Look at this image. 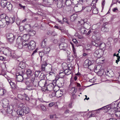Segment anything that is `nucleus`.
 <instances>
[{
    "instance_id": "f257e3e1",
    "label": "nucleus",
    "mask_w": 120,
    "mask_h": 120,
    "mask_svg": "<svg viewBox=\"0 0 120 120\" xmlns=\"http://www.w3.org/2000/svg\"><path fill=\"white\" fill-rule=\"evenodd\" d=\"M0 52L2 51L3 53L6 56H11L14 58H18L17 55L13 51H11L10 49L8 48L2 47L0 48Z\"/></svg>"
},
{
    "instance_id": "f03ea898",
    "label": "nucleus",
    "mask_w": 120,
    "mask_h": 120,
    "mask_svg": "<svg viewBox=\"0 0 120 120\" xmlns=\"http://www.w3.org/2000/svg\"><path fill=\"white\" fill-rule=\"evenodd\" d=\"M23 46L29 50H33L36 48V43L34 41H31L28 43H26Z\"/></svg>"
},
{
    "instance_id": "7ed1b4c3",
    "label": "nucleus",
    "mask_w": 120,
    "mask_h": 120,
    "mask_svg": "<svg viewBox=\"0 0 120 120\" xmlns=\"http://www.w3.org/2000/svg\"><path fill=\"white\" fill-rule=\"evenodd\" d=\"M78 26L81 25L83 26L86 29L88 30L91 27V24L90 23L88 22H85L83 20H82L78 21Z\"/></svg>"
},
{
    "instance_id": "20e7f679",
    "label": "nucleus",
    "mask_w": 120,
    "mask_h": 120,
    "mask_svg": "<svg viewBox=\"0 0 120 120\" xmlns=\"http://www.w3.org/2000/svg\"><path fill=\"white\" fill-rule=\"evenodd\" d=\"M92 44L94 45L96 47H99L101 49H103L104 48V46H105L104 44L102 43H99V42H97L96 41H92Z\"/></svg>"
},
{
    "instance_id": "39448f33",
    "label": "nucleus",
    "mask_w": 120,
    "mask_h": 120,
    "mask_svg": "<svg viewBox=\"0 0 120 120\" xmlns=\"http://www.w3.org/2000/svg\"><path fill=\"white\" fill-rule=\"evenodd\" d=\"M100 68L99 65L97 66L96 68L94 69V71L95 72L98 73L99 75L101 76L103 74L104 71L102 69H99Z\"/></svg>"
},
{
    "instance_id": "423d86ee",
    "label": "nucleus",
    "mask_w": 120,
    "mask_h": 120,
    "mask_svg": "<svg viewBox=\"0 0 120 120\" xmlns=\"http://www.w3.org/2000/svg\"><path fill=\"white\" fill-rule=\"evenodd\" d=\"M111 107L107 105L106 106H104L101 108L98 109V110L100 109L104 110V112H108V113L112 115L113 114V113H110L109 112L110 111H111Z\"/></svg>"
},
{
    "instance_id": "0eeeda50",
    "label": "nucleus",
    "mask_w": 120,
    "mask_h": 120,
    "mask_svg": "<svg viewBox=\"0 0 120 120\" xmlns=\"http://www.w3.org/2000/svg\"><path fill=\"white\" fill-rule=\"evenodd\" d=\"M26 75V74H23L21 75L19 74L18 75H16V79L18 82H22L24 79H25L26 78L25 77V75Z\"/></svg>"
},
{
    "instance_id": "6e6552de",
    "label": "nucleus",
    "mask_w": 120,
    "mask_h": 120,
    "mask_svg": "<svg viewBox=\"0 0 120 120\" xmlns=\"http://www.w3.org/2000/svg\"><path fill=\"white\" fill-rule=\"evenodd\" d=\"M56 85V84L54 82L50 83L47 85L46 90L49 91H52L54 86H55Z\"/></svg>"
},
{
    "instance_id": "1a4fd4ad",
    "label": "nucleus",
    "mask_w": 120,
    "mask_h": 120,
    "mask_svg": "<svg viewBox=\"0 0 120 120\" xmlns=\"http://www.w3.org/2000/svg\"><path fill=\"white\" fill-rule=\"evenodd\" d=\"M15 46L21 49L22 48L23 45L21 40L20 39H16Z\"/></svg>"
},
{
    "instance_id": "9d476101",
    "label": "nucleus",
    "mask_w": 120,
    "mask_h": 120,
    "mask_svg": "<svg viewBox=\"0 0 120 120\" xmlns=\"http://www.w3.org/2000/svg\"><path fill=\"white\" fill-rule=\"evenodd\" d=\"M25 84L27 85V90H30L34 89L32 85V82H30L29 81H27L26 82Z\"/></svg>"
},
{
    "instance_id": "9b49d317",
    "label": "nucleus",
    "mask_w": 120,
    "mask_h": 120,
    "mask_svg": "<svg viewBox=\"0 0 120 120\" xmlns=\"http://www.w3.org/2000/svg\"><path fill=\"white\" fill-rule=\"evenodd\" d=\"M59 46L60 49L66 51L68 47V45L66 43H61L59 44Z\"/></svg>"
},
{
    "instance_id": "f8f14e48",
    "label": "nucleus",
    "mask_w": 120,
    "mask_h": 120,
    "mask_svg": "<svg viewBox=\"0 0 120 120\" xmlns=\"http://www.w3.org/2000/svg\"><path fill=\"white\" fill-rule=\"evenodd\" d=\"M19 108L17 110V112L19 115H20L22 116L24 115L23 108L22 106L20 105V104L19 105Z\"/></svg>"
},
{
    "instance_id": "ddd939ff",
    "label": "nucleus",
    "mask_w": 120,
    "mask_h": 120,
    "mask_svg": "<svg viewBox=\"0 0 120 120\" xmlns=\"http://www.w3.org/2000/svg\"><path fill=\"white\" fill-rule=\"evenodd\" d=\"M47 81L45 79L41 80L39 82V85L41 87L44 86L46 85Z\"/></svg>"
},
{
    "instance_id": "4468645a",
    "label": "nucleus",
    "mask_w": 120,
    "mask_h": 120,
    "mask_svg": "<svg viewBox=\"0 0 120 120\" xmlns=\"http://www.w3.org/2000/svg\"><path fill=\"white\" fill-rule=\"evenodd\" d=\"M20 105L22 106L25 114L29 112L30 110L28 107H25L22 104H20Z\"/></svg>"
},
{
    "instance_id": "2eb2a0df",
    "label": "nucleus",
    "mask_w": 120,
    "mask_h": 120,
    "mask_svg": "<svg viewBox=\"0 0 120 120\" xmlns=\"http://www.w3.org/2000/svg\"><path fill=\"white\" fill-rule=\"evenodd\" d=\"M100 51H101L100 49L95 50L94 54V56L98 58H100L101 57V55L100 53Z\"/></svg>"
},
{
    "instance_id": "dca6fc26",
    "label": "nucleus",
    "mask_w": 120,
    "mask_h": 120,
    "mask_svg": "<svg viewBox=\"0 0 120 120\" xmlns=\"http://www.w3.org/2000/svg\"><path fill=\"white\" fill-rule=\"evenodd\" d=\"M79 28H80V32L82 34H84L86 33V31L85 30V28L84 27L81 25L78 26Z\"/></svg>"
},
{
    "instance_id": "f3484780",
    "label": "nucleus",
    "mask_w": 120,
    "mask_h": 120,
    "mask_svg": "<svg viewBox=\"0 0 120 120\" xmlns=\"http://www.w3.org/2000/svg\"><path fill=\"white\" fill-rule=\"evenodd\" d=\"M3 105V107L4 108H6L7 107L8 104V100L5 99L3 100L2 101Z\"/></svg>"
},
{
    "instance_id": "a211bd4d",
    "label": "nucleus",
    "mask_w": 120,
    "mask_h": 120,
    "mask_svg": "<svg viewBox=\"0 0 120 120\" xmlns=\"http://www.w3.org/2000/svg\"><path fill=\"white\" fill-rule=\"evenodd\" d=\"M117 102L112 104L111 106V108L114 110H117Z\"/></svg>"
},
{
    "instance_id": "6ab92c4d",
    "label": "nucleus",
    "mask_w": 120,
    "mask_h": 120,
    "mask_svg": "<svg viewBox=\"0 0 120 120\" xmlns=\"http://www.w3.org/2000/svg\"><path fill=\"white\" fill-rule=\"evenodd\" d=\"M63 94V92L60 90H58L56 92V96L59 98L62 96Z\"/></svg>"
},
{
    "instance_id": "aec40b11",
    "label": "nucleus",
    "mask_w": 120,
    "mask_h": 120,
    "mask_svg": "<svg viewBox=\"0 0 120 120\" xmlns=\"http://www.w3.org/2000/svg\"><path fill=\"white\" fill-rule=\"evenodd\" d=\"M43 3L45 4V5L44 6H47V5L50 4L53 0H43Z\"/></svg>"
},
{
    "instance_id": "412c9836",
    "label": "nucleus",
    "mask_w": 120,
    "mask_h": 120,
    "mask_svg": "<svg viewBox=\"0 0 120 120\" xmlns=\"http://www.w3.org/2000/svg\"><path fill=\"white\" fill-rule=\"evenodd\" d=\"M8 2L5 0H1L0 2V5L3 8H4L7 5Z\"/></svg>"
},
{
    "instance_id": "4be33fe9",
    "label": "nucleus",
    "mask_w": 120,
    "mask_h": 120,
    "mask_svg": "<svg viewBox=\"0 0 120 120\" xmlns=\"http://www.w3.org/2000/svg\"><path fill=\"white\" fill-rule=\"evenodd\" d=\"M24 29L26 30L27 31L29 32L31 30V26L29 24L26 25L24 26Z\"/></svg>"
},
{
    "instance_id": "5701e85b",
    "label": "nucleus",
    "mask_w": 120,
    "mask_h": 120,
    "mask_svg": "<svg viewBox=\"0 0 120 120\" xmlns=\"http://www.w3.org/2000/svg\"><path fill=\"white\" fill-rule=\"evenodd\" d=\"M26 73L28 77L30 76H32L33 74V71L30 69H28L26 71Z\"/></svg>"
},
{
    "instance_id": "b1692460",
    "label": "nucleus",
    "mask_w": 120,
    "mask_h": 120,
    "mask_svg": "<svg viewBox=\"0 0 120 120\" xmlns=\"http://www.w3.org/2000/svg\"><path fill=\"white\" fill-rule=\"evenodd\" d=\"M41 69L42 71H45V67H46V63L45 61L43 64H42V62L41 61Z\"/></svg>"
},
{
    "instance_id": "393cba45",
    "label": "nucleus",
    "mask_w": 120,
    "mask_h": 120,
    "mask_svg": "<svg viewBox=\"0 0 120 120\" xmlns=\"http://www.w3.org/2000/svg\"><path fill=\"white\" fill-rule=\"evenodd\" d=\"M64 73L65 75H68L70 74L71 72V70H69L68 69H66L64 70Z\"/></svg>"
},
{
    "instance_id": "a878e982",
    "label": "nucleus",
    "mask_w": 120,
    "mask_h": 120,
    "mask_svg": "<svg viewBox=\"0 0 120 120\" xmlns=\"http://www.w3.org/2000/svg\"><path fill=\"white\" fill-rule=\"evenodd\" d=\"M7 9L9 11L11 10L12 8V6L10 2H8L7 5Z\"/></svg>"
},
{
    "instance_id": "bb28decb",
    "label": "nucleus",
    "mask_w": 120,
    "mask_h": 120,
    "mask_svg": "<svg viewBox=\"0 0 120 120\" xmlns=\"http://www.w3.org/2000/svg\"><path fill=\"white\" fill-rule=\"evenodd\" d=\"M15 16H13V17L9 18V23H13L15 21Z\"/></svg>"
},
{
    "instance_id": "cd10ccee",
    "label": "nucleus",
    "mask_w": 120,
    "mask_h": 120,
    "mask_svg": "<svg viewBox=\"0 0 120 120\" xmlns=\"http://www.w3.org/2000/svg\"><path fill=\"white\" fill-rule=\"evenodd\" d=\"M39 82L37 80L34 79V80L32 83L34 86L35 87H36L38 86V84Z\"/></svg>"
},
{
    "instance_id": "c85d7f7f",
    "label": "nucleus",
    "mask_w": 120,
    "mask_h": 120,
    "mask_svg": "<svg viewBox=\"0 0 120 120\" xmlns=\"http://www.w3.org/2000/svg\"><path fill=\"white\" fill-rule=\"evenodd\" d=\"M106 74L109 77H111L112 76L113 72L111 70L108 71L106 72Z\"/></svg>"
},
{
    "instance_id": "c756f323",
    "label": "nucleus",
    "mask_w": 120,
    "mask_h": 120,
    "mask_svg": "<svg viewBox=\"0 0 120 120\" xmlns=\"http://www.w3.org/2000/svg\"><path fill=\"white\" fill-rule=\"evenodd\" d=\"M77 17L76 14H74L71 15L70 18V20L72 21H73L76 19Z\"/></svg>"
},
{
    "instance_id": "7c9ffc66",
    "label": "nucleus",
    "mask_w": 120,
    "mask_h": 120,
    "mask_svg": "<svg viewBox=\"0 0 120 120\" xmlns=\"http://www.w3.org/2000/svg\"><path fill=\"white\" fill-rule=\"evenodd\" d=\"M7 39L9 38H15L14 36V35L10 33H9L7 34Z\"/></svg>"
},
{
    "instance_id": "2f4dec72",
    "label": "nucleus",
    "mask_w": 120,
    "mask_h": 120,
    "mask_svg": "<svg viewBox=\"0 0 120 120\" xmlns=\"http://www.w3.org/2000/svg\"><path fill=\"white\" fill-rule=\"evenodd\" d=\"M47 40L46 39H45L42 42L41 44V46L42 47L44 48L46 46Z\"/></svg>"
},
{
    "instance_id": "473e14b6",
    "label": "nucleus",
    "mask_w": 120,
    "mask_h": 120,
    "mask_svg": "<svg viewBox=\"0 0 120 120\" xmlns=\"http://www.w3.org/2000/svg\"><path fill=\"white\" fill-rule=\"evenodd\" d=\"M6 24L5 20H0V26H1V27H3L5 26Z\"/></svg>"
},
{
    "instance_id": "72a5a7b5",
    "label": "nucleus",
    "mask_w": 120,
    "mask_h": 120,
    "mask_svg": "<svg viewBox=\"0 0 120 120\" xmlns=\"http://www.w3.org/2000/svg\"><path fill=\"white\" fill-rule=\"evenodd\" d=\"M102 31L104 32H107L109 31V29L107 27H104L102 28Z\"/></svg>"
},
{
    "instance_id": "f704fd0d",
    "label": "nucleus",
    "mask_w": 120,
    "mask_h": 120,
    "mask_svg": "<svg viewBox=\"0 0 120 120\" xmlns=\"http://www.w3.org/2000/svg\"><path fill=\"white\" fill-rule=\"evenodd\" d=\"M64 72L63 71L60 72L59 74V76L60 78H62L65 75Z\"/></svg>"
},
{
    "instance_id": "c9c22d12",
    "label": "nucleus",
    "mask_w": 120,
    "mask_h": 120,
    "mask_svg": "<svg viewBox=\"0 0 120 120\" xmlns=\"http://www.w3.org/2000/svg\"><path fill=\"white\" fill-rule=\"evenodd\" d=\"M88 60H85L83 64V66L85 68H86L89 67L88 65Z\"/></svg>"
},
{
    "instance_id": "e433bc0d",
    "label": "nucleus",
    "mask_w": 120,
    "mask_h": 120,
    "mask_svg": "<svg viewBox=\"0 0 120 120\" xmlns=\"http://www.w3.org/2000/svg\"><path fill=\"white\" fill-rule=\"evenodd\" d=\"M45 77V75L43 73H41L39 76V78L41 80L45 79H44Z\"/></svg>"
},
{
    "instance_id": "4c0bfd02",
    "label": "nucleus",
    "mask_w": 120,
    "mask_h": 120,
    "mask_svg": "<svg viewBox=\"0 0 120 120\" xmlns=\"http://www.w3.org/2000/svg\"><path fill=\"white\" fill-rule=\"evenodd\" d=\"M10 84L12 89H14L16 87V85L14 82H12Z\"/></svg>"
},
{
    "instance_id": "58836bf2",
    "label": "nucleus",
    "mask_w": 120,
    "mask_h": 120,
    "mask_svg": "<svg viewBox=\"0 0 120 120\" xmlns=\"http://www.w3.org/2000/svg\"><path fill=\"white\" fill-rule=\"evenodd\" d=\"M15 39V38H8L7 39L8 41L10 43H13L14 40Z\"/></svg>"
},
{
    "instance_id": "ea45409f",
    "label": "nucleus",
    "mask_w": 120,
    "mask_h": 120,
    "mask_svg": "<svg viewBox=\"0 0 120 120\" xmlns=\"http://www.w3.org/2000/svg\"><path fill=\"white\" fill-rule=\"evenodd\" d=\"M65 3L67 6H69L71 4L72 2L70 0H66Z\"/></svg>"
},
{
    "instance_id": "a19ab883",
    "label": "nucleus",
    "mask_w": 120,
    "mask_h": 120,
    "mask_svg": "<svg viewBox=\"0 0 120 120\" xmlns=\"http://www.w3.org/2000/svg\"><path fill=\"white\" fill-rule=\"evenodd\" d=\"M46 68L47 69H49V70H51L52 69V65L50 64H46Z\"/></svg>"
},
{
    "instance_id": "79ce46f5",
    "label": "nucleus",
    "mask_w": 120,
    "mask_h": 120,
    "mask_svg": "<svg viewBox=\"0 0 120 120\" xmlns=\"http://www.w3.org/2000/svg\"><path fill=\"white\" fill-rule=\"evenodd\" d=\"M92 9L91 6H88L85 7V10L87 11H90Z\"/></svg>"
},
{
    "instance_id": "37998d69",
    "label": "nucleus",
    "mask_w": 120,
    "mask_h": 120,
    "mask_svg": "<svg viewBox=\"0 0 120 120\" xmlns=\"http://www.w3.org/2000/svg\"><path fill=\"white\" fill-rule=\"evenodd\" d=\"M92 1V0H79V1L82 3L87 2L88 3H90Z\"/></svg>"
},
{
    "instance_id": "c03bdc74",
    "label": "nucleus",
    "mask_w": 120,
    "mask_h": 120,
    "mask_svg": "<svg viewBox=\"0 0 120 120\" xmlns=\"http://www.w3.org/2000/svg\"><path fill=\"white\" fill-rule=\"evenodd\" d=\"M39 55L41 57V61L42 57L45 55L44 53L43 52H39Z\"/></svg>"
},
{
    "instance_id": "a18cd8bd",
    "label": "nucleus",
    "mask_w": 120,
    "mask_h": 120,
    "mask_svg": "<svg viewBox=\"0 0 120 120\" xmlns=\"http://www.w3.org/2000/svg\"><path fill=\"white\" fill-rule=\"evenodd\" d=\"M98 12V10L96 8H94L93 10V13L94 14H97Z\"/></svg>"
},
{
    "instance_id": "49530a36",
    "label": "nucleus",
    "mask_w": 120,
    "mask_h": 120,
    "mask_svg": "<svg viewBox=\"0 0 120 120\" xmlns=\"http://www.w3.org/2000/svg\"><path fill=\"white\" fill-rule=\"evenodd\" d=\"M50 50V48L48 47H46L44 49V51L46 53H48Z\"/></svg>"
},
{
    "instance_id": "de8ad7c7",
    "label": "nucleus",
    "mask_w": 120,
    "mask_h": 120,
    "mask_svg": "<svg viewBox=\"0 0 120 120\" xmlns=\"http://www.w3.org/2000/svg\"><path fill=\"white\" fill-rule=\"evenodd\" d=\"M115 116L118 117L120 116V111H117L115 112Z\"/></svg>"
},
{
    "instance_id": "09e8293b",
    "label": "nucleus",
    "mask_w": 120,
    "mask_h": 120,
    "mask_svg": "<svg viewBox=\"0 0 120 120\" xmlns=\"http://www.w3.org/2000/svg\"><path fill=\"white\" fill-rule=\"evenodd\" d=\"M68 69L71 70L72 68L73 65L71 64L70 63L68 64Z\"/></svg>"
},
{
    "instance_id": "8fccbe9b",
    "label": "nucleus",
    "mask_w": 120,
    "mask_h": 120,
    "mask_svg": "<svg viewBox=\"0 0 120 120\" xmlns=\"http://www.w3.org/2000/svg\"><path fill=\"white\" fill-rule=\"evenodd\" d=\"M30 35L32 36H33L36 33L35 32L32 30H31L29 32Z\"/></svg>"
},
{
    "instance_id": "3c124183",
    "label": "nucleus",
    "mask_w": 120,
    "mask_h": 120,
    "mask_svg": "<svg viewBox=\"0 0 120 120\" xmlns=\"http://www.w3.org/2000/svg\"><path fill=\"white\" fill-rule=\"evenodd\" d=\"M3 20L5 21V22H8L9 23V18L7 16H6V17L4 18V19Z\"/></svg>"
},
{
    "instance_id": "603ef678",
    "label": "nucleus",
    "mask_w": 120,
    "mask_h": 120,
    "mask_svg": "<svg viewBox=\"0 0 120 120\" xmlns=\"http://www.w3.org/2000/svg\"><path fill=\"white\" fill-rule=\"evenodd\" d=\"M0 90L2 91L3 93L2 94H1V95H4L6 93V90L4 87L3 88H1Z\"/></svg>"
},
{
    "instance_id": "864d4df0",
    "label": "nucleus",
    "mask_w": 120,
    "mask_h": 120,
    "mask_svg": "<svg viewBox=\"0 0 120 120\" xmlns=\"http://www.w3.org/2000/svg\"><path fill=\"white\" fill-rule=\"evenodd\" d=\"M40 106L41 108L43 111H45L46 110V109L45 106L42 105H40Z\"/></svg>"
},
{
    "instance_id": "5fc2aeb1",
    "label": "nucleus",
    "mask_w": 120,
    "mask_h": 120,
    "mask_svg": "<svg viewBox=\"0 0 120 120\" xmlns=\"http://www.w3.org/2000/svg\"><path fill=\"white\" fill-rule=\"evenodd\" d=\"M6 15L5 14H1L0 15V19H1V20H2L4 19V18L6 17Z\"/></svg>"
},
{
    "instance_id": "6e6d98bb",
    "label": "nucleus",
    "mask_w": 120,
    "mask_h": 120,
    "mask_svg": "<svg viewBox=\"0 0 120 120\" xmlns=\"http://www.w3.org/2000/svg\"><path fill=\"white\" fill-rule=\"evenodd\" d=\"M76 51V49L73 50L74 55L73 57L76 58L77 57Z\"/></svg>"
},
{
    "instance_id": "4d7b16f0",
    "label": "nucleus",
    "mask_w": 120,
    "mask_h": 120,
    "mask_svg": "<svg viewBox=\"0 0 120 120\" xmlns=\"http://www.w3.org/2000/svg\"><path fill=\"white\" fill-rule=\"evenodd\" d=\"M91 5L92 7V9L93 8H96V3L92 2L91 3Z\"/></svg>"
},
{
    "instance_id": "13d9d810",
    "label": "nucleus",
    "mask_w": 120,
    "mask_h": 120,
    "mask_svg": "<svg viewBox=\"0 0 120 120\" xmlns=\"http://www.w3.org/2000/svg\"><path fill=\"white\" fill-rule=\"evenodd\" d=\"M19 5L20 7V9L23 8L24 10L25 9L26 6H23L21 4H19Z\"/></svg>"
},
{
    "instance_id": "bf43d9fd",
    "label": "nucleus",
    "mask_w": 120,
    "mask_h": 120,
    "mask_svg": "<svg viewBox=\"0 0 120 120\" xmlns=\"http://www.w3.org/2000/svg\"><path fill=\"white\" fill-rule=\"evenodd\" d=\"M41 72L40 71H36L35 72V75L36 77H38L39 74Z\"/></svg>"
},
{
    "instance_id": "052dcab7",
    "label": "nucleus",
    "mask_w": 120,
    "mask_h": 120,
    "mask_svg": "<svg viewBox=\"0 0 120 120\" xmlns=\"http://www.w3.org/2000/svg\"><path fill=\"white\" fill-rule=\"evenodd\" d=\"M72 0V3L75 5L77 4L79 1V0Z\"/></svg>"
},
{
    "instance_id": "680f3d73",
    "label": "nucleus",
    "mask_w": 120,
    "mask_h": 120,
    "mask_svg": "<svg viewBox=\"0 0 120 120\" xmlns=\"http://www.w3.org/2000/svg\"><path fill=\"white\" fill-rule=\"evenodd\" d=\"M62 4L61 3H58L57 4V7L58 8H60L62 7Z\"/></svg>"
},
{
    "instance_id": "e2e57ef3",
    "label": "nucleus",
    "mask_w": 120,
    "mask_h": 120,
    "mask_svg": "<svg viewBox=\"0 0 120 120\" xmlns=\"http://www.w3.org/2000/svg\"><path fill=\"white\" fill-rule=\"evenodd\" d=\"M8 113H11L12 112V110L11 109H10L8 107L7 108V109L6 111Z\"/></svg>"
},
{
    "instance_id": "0e129e2a",
    "label": "nucleus",
    "mask_w": 120,
    "mask_h": 120,
    "mask_svg": "<svg viewBox=\"0 0 120 120\" xmlns=\"http://www.w3.org/2000/svg\"><path fill=\"white\" fill-rule=\"evenodd\" d=\"M38 50V49L37 48L34 51H33V53H32L31 55L32 56H34V55L36 54L37 52V51Z\"/></svg>"
},
{
    "instance_id": "69168bd1",
    "label": "nucleus",
    "mask_w": 120,
    "mask_h": 120,
    "mask_svg": "<svg viewBox=\"0 0 120 120\" xmlns=\"http://www.w3.org/2000/svg\"><path fill=\"white\" fill-rule=\"evenodd\" d=\"M96 81V79L94 78H93L91 79H90L89 80V82L92 83H94Z\"/></svg>"
},
{
    "instance_id": "338daca9",
    "label": "nucleus",
    "mask_w": 120,
    "mask_h": 120,
    "mask_svg": "<svg viewBox=\"0 0 120 120\" xmlns=\"http://www.w3.org/2000/svg\"><path fill=\"white\" fill-rule=\"evenodd\" d=\"M63 22H66L68 24H69L67 19L66 18H63Z\"/></svg>"
},
{
    "instance_id": "774afa93",
    "label": "nucleus",
    "mask_w": 120,
    "mask_h": 120,
    "mask_svg": "<svg viewBox=\"0 0 120 120\" xmlns=\"http://www.w3.org/2000/svg\"><path fill=\"white\" fill-rule=\"evenodd\" d=\"M55 103L54 102H51L49 103L48 105V106L49 107H52L53 105H54Z\"/></svg>"
}]
</instances>
